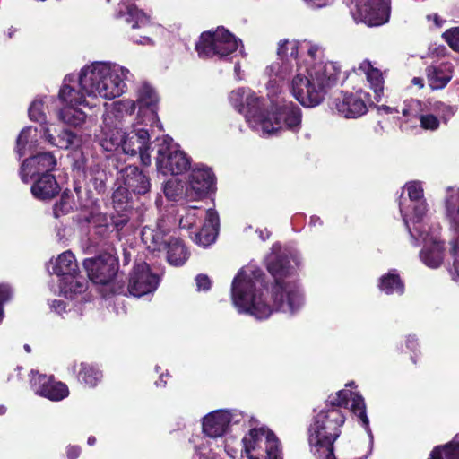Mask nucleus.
<instances>
[{
	"instance_id": "f257e3e1",
	"label": "nucleus",
	"mask_w": 459,
	"mask_h": 459,
	"mask_svg": "<svg viewBox=\"0 0 459 459\" xmlns=\"http://www.w3.org/2000/svg\"><path fill=\"white\" fill-rule=\"evenodd\" d=\"M277 56L264 70L271 110L249 88H238L229 95L231 106L245 116L253 131L264 137L282 131L298 133L301 128V109L293 102L281 105L285 84L303 107L314 108L339 83L342 74L341 65L325 60V48L310 41L281 39Z\"/></svg>"
},
{
	"instance_id": "f03ea898",
	"label": "nucleus",
	"mask_w": 459,
	"mask_h": 459,
	"mask_svg": "<svg viewBox=\"0 0 459 459\" xmlns=\"http://www.w3.org/2000/svg\"><path fill=\"white\" fill-rule=\"evenodd\" d=\"M266 268L273 278L270 290H263L264 273L255 266L242 268L232 281L231 299L238 313L264 320L275 311L295 315L306 304L303 286L297 278L301 255L296 251H281L274 244L267 255Z\"/></svg>"
},
{
	"instance_id": "7ed1b4c3",
	"label": "nucleus",
	"mask_w": 459,
	"mask_h": 459,
	"mask_svg": "<svg viewBox=\"0 0 459 459\" xmlns=\"http://www.w3.org/2000/svg\"><path fill=\"white\" fill-rule=\"evenodd\" d=\"M307 442L316 459H367L373 433L362 395L349 389L331 394L307 427Z\"/></svg>"
},
{
	"instance_id": "20e7f679",
	"label": "nucleus",
	"mask_w": 459,
	"mask_h": 459,
	"mask_svg": "<svg viewBox=\"0 0 459 459\" xmlns=\"http://www.w3.org/2000/svg\"><path fill=\"white\" fill-rule=\"evenodd\" d=\"M134 74L126 66L111 61H93L77 74H68L62 82L58 100L64 106L90 107L86 97L112 100L128 91Z\"/></svg>"
},
{
	"instance_id": "39448f33",
	"label": "nucleus",
	"mask_w": 459,
	"mask_h": 459,
	"mask_svg": "<svg viewBox=\"0 0 459 459\" xmlns=\"http://www.w3.org/2000/svg\"><path fill=\"white\" fill-rule=\"evenodd\" d=\"M246 414L238 409H219L205 414L202 420L203 438L195 445L200 459H217V450L222 446L220 442L231 431L234 425L245 420Z\"/></svg>"
},
{
	"instance_id": "423d86ee",
	"label": "nucleus",
	"mask_w": 459,
	"mask_h": 459,
	"mask_svg": "<svg viewBox=\"0 0 459 459\" xmlns=\"http://www.w3.org/2000/svg\"><path fill=\"white\" fill-rule=\"evenodd\" d=\"M56 165V159L51 152H41L23 160L20 169L21 179L28 184L33 181L31 194L39 200H48L56 196L60 187L55 177L49 172Z\"/></svg>"
},
{
	"instance_id": "0eeeda50",
	"label": "nucleus",
	"mask_w": 459,
	"mask_h": 459,
	"mask_svg": "<svg viewBox=\"0 0 459 459\" xmlns=\"http://www.w3.org/2000/svg\"><path fill=\"white\" fill-rule=\"evenodd\" d=\"M399 207L409 234L416 236L421 228H429V204L424 196L422 181L413 180L404 185Z\"/></svg>"
},
{
	"instance_id": "6e6552de",
	"label": "nucleus",
	"mask_w": 459,
	"mask_h": 459,
	"mask_svg": "<svg viewBox=\"0 0 459 459\" xmlns=\"http://www.w3.org/2000/svg\"><path fill=\"white\" fill-rule=\"evenodd\" d=\"M201 219H204V221L200 230L191 238L197 245L208 247L215 241L220 227L219 214L215 210L197 206L186 207L180 214L179 227L190 230L196 226Z\"/></svg>"
},
{
	"instance_id": "1a4fd4ad",
	"label": "nucleus",
	"mask_w": 459,
	"mask_h": 459,
	"mask_svg": "<svg viewBox=\"0 0 459 459\" xmlns=\"http://www.w3.org/2000/svg\"><path fill=\"white\" fill-rule=\"evenodd\" d=\"M52 273L58 277L59 292L66 299H74L88 289L87 280L79 274L74 255L67 250L55 260Z\"/></svg>"
},
{
	"instance_id": "9d476101",
	"label": "nucleus",
	"mask_w": 459,
	"mask_h": 459,
	"mask_svg": "<svg viewBox=\"0 0 459 459\" xmlns=\"http://www.w3.org/2000/svg\"><path fill=\"white\" fill-rule=\"evenodd\" d=\"M196 50L200 56H217L221 59L228 58L238 51L244 53L241 39L224 27L203 32L196 43Z\"/></svg>"
},
{
	"instance_id": "9b49d317",
	"label": "nucleus",
	"mask_w": 459,
	"mask_h": 459,
	"mask_svg": "<svg viewBox=\"0 0 459 459\" xmlns=\"http://www.w3.org/2000/svg\"><path fill=\"white\" fill-rule=\"evenodd\" d=\"M166 222L161 220L157 222L154 228L151 226L143 227L142 230V240L147 248L155 251L162 248L168 249V262L175 266L185 264L189 253L183 242L177 238H166Z\"/></svg>"
},
{
	"instance_id": "f8f14e48",
	"label": "nucleus",
	"mask_w": 459,
	"mask_h": 459,
	"mask_svg": "<svg viewBox=\"0 0 459 459\" xmlns=\"http://www.w3.org/2000/svg\"><path fill=\"white\" fill-rule=\"evenodd\" d=\"M243 459H278L280 441L266 427L253 428L242 438Z\"/></svg>"
},
{
	"instance_id": "ddd939ff",
	"label": "nucleus",
	"mask_w": 459,
	"mask_h": 459,
	"mask_svg": "<svg viewBox=\"0 0 459 459\" xmlns=\"http://www.w3.org/2000/svg\"><path fill=\"white\" fill-rule=\"evenodd\" d=\"M440 227L437 224H429V228H421L419 235L410 234L411 244L419 246L423 244L420 252V261L429 268H438L444 260V242L439 237Z\"/></svg>"
},
{
	"instance_id": "4468645a",
	"label": "nucleus",
	"mask_w": 459,
	"mask_h": 459,
	"mask_svg": "<svg viewBox=\"0 0 459 459\" xmlns=\"http://www.w3.org/2000/svg\"><path fill=\"white\" fill-rule=\"evenodd\" d=\"M156 167L158 172L163 175H180L189 169L190 159L179 145L167 135L159 144Z\"/></svg>"
},
{
	"instance_id": "2eb2a0df",
	"label": "nucleus",
	"mask_w": 459,
	"mask_h": 459,
	"mask_svg": "<svg viewBox=\"0 0 459 459\" xmlns=\"http://www.w3.org/2000/svg\"><path fill=\"white\" fill-rule=\"evenodd\" d=\"M354 6L351 13L356 22L368 27L386 23L390 16V0H351Z\"/></svg>"
},
{
	"instance_id": "dca6fc26",
	"label": "nucleus",
	"mask_w": 459,
	"mask_h": 459,
	"mask_svg": "<svg viewBox=\"0 0 459 459\" xmlns=\"http://www.w3.org/2000/svg\"><path fill=\"white\" fill-rule=\"evenodd\" d=\"M372 100L368 92L359 90L355 92H342L333 100L332 109L344 118L356 119L364 116Z\"/></svg>"
},
{
	"instance_id": "f3484780",
	"label": "nucleus",
	"mask_w": 459,
	"mask_h": 459,
	"mask_svg": "<svg viewBox=\"0 0 459 459\" xmlns=\"http://www.w3.org/2000/svg\"><path fill=\"white\" fill-rule=\"evenodd\" d=\"M118 16L123 17L126 22L131 24V31L128 34L130 40L141 45L152 44L150 37L136 32L137 30H146L152 25L149 15L131 4L130 0H122L118 4Z\"/></svg>"
},
{
	"instance_id": "a211bd4d",
	"label": "nucleus",
	"mask_w": 459,
	"mask_h": 459,
	"mask_svg": "<svg viewBox=\"0 0 459 459\" xmlns=\"http://www.w3.org/2000/svg\"><path fill=\"white\" fill-rule=\"evenodd\" d=\"M121 178L125 187H118L113 194V201L122 202L127 199V192L135 195H145L151 189L150 178L138 167L127 166L121 170Z\"/></svg>"
},
{
	"instance_id": "6ab92c4d",
	"label": "nucleus",
	"mask_w": 459,
	"mask_h": 459,
	"mask_svg": "<svg viewBox=\"0 0 459 459\" xmlns=\"http://www.w3.org/2000/svg\"><path fill=\"white\" fill-rule=\"evenodd\" d=\"M83 266L92 282L105 285L115 277L118 264L113 255L105 253L97 257L85 259Z\"/></svg>"
},
{
	"instance_id": "aec40b11",
	"label": "nucleus",
	"mask_w": 459,
	"mask_h": 459,
	"mask_svg": "<svg viewBox=\"0 0 459 459\" xmlns=\"http://www.w3.org/2000/svg\"><path fill=\"white\" fill-rule=\"evenodd\" d=\"M30 385L35 394L53 402L62 401L69 395V389L65 383L36 370L30 371Z\"/></svg>"
},
{
	"instance_id": "412c9836",
	"label": "nucleus",
	"mask_w": 459,
	"mask_h": 459,
	"mask_svg": "<svg viewBox=\"0 0 459 459\" xmlns=\"http://www.w3.org/2000/svg\"><path fill=\"white\" fill-rule=\"evenodd\" d=\"M107 108L102 115L100 145L104 150L111 152L118 148L121 143L123 117L111 105H106Z\"/></svg>"
},
{
	"instance_id": "4be33fe9",
	"label": "nucleus",
	"mask_w": 459,
	"mask_h": 459,
	"mask_svg": "<svg viewBox=\"0 0 459 459\" xmlns=\"http://www.w3.org/2000/svg\"><path fill=\"white\" fill-rule=\"evenodd\" d=\"M160 283L159 277L152 273L148 264L141 262L135 264L130 273L128 291L135 297L153 293Z\"/></svg>"
},
{
	"instance_id": "5701e85b",
	"label": "nucleus",
	"mask_w": 459,
	"mask_h": 459,
	"mask_svg": "<svg viewBox=\"0 0 459 459\" xmlns=\"http://www.w3.org/2000/svg\"><path fill=\"white\" fill-rule=\"evenodd\" d=\"M118 147H121L126 154L131 156L139 153L143 165L149 166L151 164L152 160L149 152L150 134L146 129L141 128L132 131L127 134L123 132Z\"/></svg>"
},
{
	"instance_id": "b1692460",
	"label": "nucleus",
	"mask_w": 459,
	"mask_h": 459,
	"mask_svg": "<svg viewBox=\"0 0 459 459\" xmlns=\"http://www.w3.org/2000/svg\"><path fill=\"white\" fill-rule=\"evenodd\" d=\"M214 190L215 176L211 169L198 167L190 172L186 188L187 198L192 200L201 199Z\"/></svg>"
},
{
	"instance_id": "393cba45",
	"label": "nucleus",
	"mask_w": 459,
	"mask_h": 459,
	"mask_svg": "<svg viewBox=\"0 0 459 459\" xmlns=\"http://www.w3.org/2000/svg\"><path fill=\"white\" fill-rule=\"evenodd\" d=\"M159 97L155 90L148 83H143L137 90L136 104L139 116H148L151 125L162 130V125L157 116Z\"/></svg>"
},
{
	"instance_id": "a878e982",
	"label": "nucleus",
	"mask_w": 459,
	"mask_h": 459,
	"mask_svg": "<svg viewBox=\"0 0 459 459\" xmlns=\"http://www.w3.org/2000/svg\"><path fill=\"white\" fill-rule=\"evenodd\" d=\"M453 74L454 65L450 62L431 64L425 69L428 85L432 91L444 89L451 81Z\"/></svg>"
},
{
	"instance_id": "bb28decb",
	"label": "nucleus",
	"mask_w": 459,
	"mask_h": 459,
	"mask_svg": "<svg viewBox=\"0 0 459 459\" xmlns=\"http://www.w3.org/2000/svg\"><path fill=\"white\" fill-rule=\"evenodd\" d=\"M442 202L444 219L449 229L459 232V187H446Z\"/></svg>"
},
{
	"instance_id": "cd10ccee",
	"label": "nucleus",
	"mask_w": 459,
	"mask_h": 459,
	"mask_svg": "<svg viewBox=\"0 0 459 459\" xmlns=\"http://www.w3.org/2000/svg\"><path fill=\"white\" fill-rule=\"evenodd\" d=\"M358 70L365 74L370 88L375 94V100L380 101L384 94V77L382 72L374 67L368 60H364L359 65Z\"/></svg>"
},
{
	"instance_id": "c85d7f7f",
	"label": "nucleus",
	"mask_w": 459,
	"mask_h": 459,
	"mask_svg": "<svg viewBox=\"0 0 459 459\" xmlns=\"http://www.w3.org/2000/svg\"><path fill=\"white\" fill-rule=\"evenodd\" d=\"M77 368H79L77 378L81 383L89 387H94L100 382L102 373L96 366L82 362L79 365L74 363L71 367L74 373H76Z\"/></svg>"
},
{
	"instance_id": "c756f323",
	"label": "nucleus",
	"mask_w": 459,
	"mask_h": 459,
	"mask_svg": "<svg viewBox=\"0 0 459 459\" xmlns=\"http://www.w3.org/2000/svg\"><path fill=\"white\" fill-rule=\"evenodd\" d=\"M43 137L48 143L60 149H68L78 146L80 143L77 134L68 129H63L57 136H55L50 133L49 128L44 127Z\"/></svg>"
},
{
	"instance_id": "7c9ffc66",
	"label": "nucleus",
	"mask_w": 459,
	"mask_h": 459,
	"mask_svg": "<svg viewBox=\"0 0 459 459\" xmlns=\"http://www.w3.org/2000/svg\"><path fill=\"white\" fill-rule=\"evenodd\" d=\"M39 134L36 127H24L16 140V152L20 157L32 151L38 144Z\"/></svg>"
},
{
	"instance_id": "2f4dec72",
	"label": "nucleus",
	"mask_w": 459,
	"mask_h": 459,
	"mask_svg": "<svg viewBox=\"0 0 459 459\" xmlns=\"http://www.w3.org/2000/svg\"><path fill=\"white\" fill-rule=\"evenodd\" d=\"M54 102L55 100L52 96L36 98L29 108V117L30 120L39 124H45L47 122L46 109L48 110L49 104Z\"/></svg>"
},
{
	"instance_id": "473e14b6",
	"label": "nucleus",
	"mask_w": 459,
	"mask_h": 459,
	"mask_svg": "<svg viewBox=\"0 0 459 459\" xmlns=\"http://www.w3.org/2000/svg\"><path fill=\"white\" fill-rule=\"evenodd\" d=\"M86 114L79 106H64L58 111V119L64 124L78 127L84 124Z\"/></svg>"
},
{
	"instance_id": "72a5a7b5",
	"label": "nucleus",
	"mask_w": 459,
	"mask_h": 459,
	"mask_svg": "<svg viewBox=\"0 0 459 459\" xmlns=\"http://www.w3.org/2000/svg\"><path fill=\"white\" fill-rule=\"evenodd\" d=\"M378 287L381 291L387 295H402L404 291V285L400 276L394 271L384 274L379 279Z\"/></svg>"
},
{
	"instance_id": "f704fd0d",
	"label": "nucleus",
	"mask_w": 459,
	"mask_h": 459,
	"mask_svg": "<svg viewBox=\"0 0 459 459\" xmlns=\"http://www.w3.org/2000/svg\"><path fill=\"white\" fill-rule=\"evenodd\" d=\"M429 459H459V434L443 446H437Z\"/></svg>"
},
{
	"instance_id": "c9c22d12",
	"label": "nucleus",
	"mask_w": 459,
	"mask_h": 459,
	"mask_svg": "<svg viewBox=\"0 0 459 459\" xmlns=\"http://www.w3.org/2000/svg\"><path fill=\"white\" fill-rule=\"evenodd\" d=\"M428 111L435 113L440 122L447 124L457 111V107L442 101L429 102Z\"/></svg>"
},
{
	"instance_id": "e433bc0d",
	"label": "nucleus",
	"mask_w": 459,
	"mask_h": 459,
	"mask_svg": "<svg viewBox=\"0 0 459 459\" xmlns=\"http://www.w3.org/2000/svg\"><path fill=\"white\" fill-rule=\"evenodd\" d=\"M428 110L425 103L419 100L411 99L406 100L402 107V114L405 117H420L422 112Z\"/></svg>"
},
{
	"instance_id": "4c0bfd02",
	"label": "nucleus",
	"mask_w": 459,
	"mask_h": 459,
	"mask_svg": "<svg viewBox=\"0 0 459 459\" xmlns=\"http://www.w3.org/2000/svg\"><path fill=\"white\" fill-rule=\"evenodd\" d=\"M165 196L171 201H178L183 194V185L178 178L169 179L163 186Z\"/></svg>"
},
{
	"instance_id": "58836bf2",
	"label": "nucleus",
	"mask_w": 459,
	"mask_h": 459,
	"mask_svg": "<svg viewBox=\"0 0 459 459\" xmlns=\"http://www.w3.org/2000/svg\"><path fill=\"white\" fill-rule=\"evenodd\" d=\"M111 106L124 118L125 116H130L135 111L137 104L136 100L126 99L113 102Z\"/></svg>"
},
{
	"instance_id": "ea45409f",
	"label": "nucleus",
	"mask_w": 459,
	"mask_h": 459,
	"mask_svg": "<svg viewBox=\"0 0 459 459\" xmlns=\"http://www.w3.org/2000/svg\"><path fill=\"white\" fill-rule=\"evenodd\" d=\"M420 126L425 130L429 131H436L440 126V120L438 117L435 115V113L430 112L425 113L422 112V115L419 117Z\"/></svg>"
},
{
	"instance_id": "a19ab883",
	"label": "nucleus",
	"mask_w": 459,
	"mask_h": 459,
	"mask_svg": "<svg viewBox=\"0 0 459 459\" xmlns=\"http://www.w3.org/2000/svg\"><path fill=\"white\" fill-rule=\"evenodd\" d=\"M73 209V203L70 196L63 193L60 201L57 202L53 207V212L56 218L60 215L69 212Z\"/></svg>"
},
{
	"instance_id": "79ce46f5",
	"label": "nucleus",
	"mask_w": 459,
	"mask_h": 459,
	"mask_svg": "<svg viewBox=\"0 0 459 459\" xmlns=\"http://www.w3.org/2000/svg\"><path fill=\"white\" fill-rule=\"evenodd\" d=\"M13 294V289L9 284H0V325L2 324L4 317V306L12 299Z\"/></svg>"
},
{
	"instance_id": "37998d69",
	"label": "nucleus",
	"mask_w": 459,
	"mask_h": 459,
	"mask_svg": "<svg viewBox=\"0 0 459 459\" xmlns=\"http://www.w3.org/2000/svg\"><path fill=\"white\" fill-rule=\"evenodd\" d=\"M444 38L453 49L459 50V28L447 30Z\"/></svg>"
},
{
	"instance_id": "c03bdc74",
	"label": "nucleus",
	"mask_w": 459,
	"mask_h": 459,
	"mask_svg": "<svg viewBox=\"0 0 459 459\" xmlns=\"http://www.w3.org/2000/svg\"><path fill=\"white\" fill-rule=\"evenodd\" d=\"M197 291H208L212 287V281L206 274L200 273L195 277Z\"/></svg>"
},
{
	"instance_id": "a18cd8bd",
	"label": "nucleus",
	"mask_w": 459,
	"mask_h": 459,
	"mask_svg": "<svg viewBox=\"0 0 459 459\" xmlns=\"http://www.w3.org/2000/svg\"><path fill=\"white\" fill-rule=\"evenodd\" d=\"M50 308L58 315L66 311V303L60 299H54L50 302Z\"/></svg>"
},
{
	"instance_id": "49530a36",
	"label": "nucleus",
	"mask_w": 459,
	"mask_h": 459,
	"mask_svg": "<svg viewBox=\"0 0 459 459\" xmlns=\"http://www.w3.org/2000/svg\"><path fill=\"white\" fill-rule=\"evenodd\" d=\"M307 6L315 9L323 8L330 5L333 0H303Z\"/></svg>"
},
{
	"instance_id": "de8ad7c7",
	"label": "nucleus",
	"mask_w": 459,
	"mask_h": 459,
	"mask_svg": "<svg viewBox=\"0 0 459 459\" xmlns=\"http://www.w3.org/2000/svg\"><path fill=\"white\" fill-rule=\"evenodd\" d=\"M82 449L79 446L69 445L66 447V456L68 459H77L81 455Z\"/></svg>"
},
{
	"instance_id": "09e8293b",
	"label": "nucleus",
	"mask_w": 459,
	"mask_h": 459,
	"mask_svg": "<svg viewBox=\"0 0 459 459\" xmlns=\"http://www.w3.org/2000/svg\"><path fill=\"white\" fill-rule=\"evenodd\" d=\"M406 348L411 351H415L418 347V339L415 335L410 334L405 339Z\"/></svg>"
},
{
	"instance_id": "8fccbe9b",
	"label": "nucleus",
	"mask_w": 459,
	"mask_h": 459,
	"mask_svg": "<svg viewBox=\"0 0 459 459\" xmlns=\"http://www.w3.org/2000/svg\"><path fill=\"white\" fill-rule=\"evenodd\" d=\"M234 76L238 81L244 79V72L241 70V66L238 62H237L234 65Z\"/></svg>"
},
{
	"instance_id": "3c124183",
	"label": "nucleus",
	"mask_w": 459,
	"mask_h": 459,
	"mask_svg": "<svg viewBox=\"0 0 459 459\" xmlns=\"http://www.w3.org/2000/svg\"><path fill=\"white\" fill-rule=\"evenodd\" d=\"M255 232L262 241H265L271 236V232L267 229H257Z\"/></svg>"
},
{
	"instance_id": "603ef678",
	"label": "nucleus",
	"mask_w": 459,
	"mask_h": 459,
	"mask_svg": "<svg viewBox=\"0 0 459 459\" xmlns=\"http://www.w3.org/2000/svg\"><path fill=\"white\" fill-rule=\"evenodd\" d=\"M411 83L413 86H416L418 89H422L425 85L424 80L422 77H414L411 79Z\"/></svg>"
},
{
	"instance_id": "864d4df0",
	"label": "nucleus",
	"mask_w": 459,
	"mask_h": 459,
	"mask_svg": "<svg viewBox=\"0 0 459 459\" xmlns=\"http://www.w3.org/2000/svg\"><path fill=\"white\" fill-rule=\"evenodd\" d=\"M428 19L429 21H433L437 27H441L444 22V21L437 13L429 15Z\"/></svg>"
},
{
	"instance_id": "5fc2aeb1",
	"label": "nucleus",
	"mask_w": 459,
	"mask_h": 459,
	"mask_svg": "<svg viewBox=\"0 0 459 459\" xmlns=\"http://www.w3.org/2000/svg\"><path fill=\"white\" fill-rule=\"evenodd\" d=\"M322 226L323 225V221L322 220L320 219V217L316 216V215H313L310 217V221H309V226L311 227H315V226Z\"/></svg>"
},
{
	"instance_id": "6e6d98bb",
	"label": "nucleus",
	"mask_w": 459,
	"mask_h": 459,
	"mask_svg": "<svg viewBox=\"0 0 459 459\" xmlns=\"http://www.w3.org/2000/svg\"><path fill=\"white\" fill-rule=\"evenodd\" d=\"M96 172H97V177L95 178V179L100 181V188L101 189L103 186L102 185H103L104 173L102 171H100L98 168L96 169Z\"/></svg>"
},
{
	"instance_id": "4d7b16f0",
	"label": "nucleus",
	"mask_w": 459,
	"mask_h": 459,
	"mask_svg": "<svg viewBox=\"0 0 459 459\" xmlns=\"http://www.w3.org/2000/svg\"><path fill=\"white\" fill-rule=\"evenodd\" d=\"M164 377H165V375L160 374L159 380L156 381V383H155L157 386H164L166 385V380L164 379Z\"/></svg>"
},
{
	"instance_id": "13d9d810",
	"label": "nucleus",
	"mask_w": 459,
	"mask_h": 459,
	"mask_svg": "<svg viewBox=\"0 0 459 459\" xmlns=\"http://www.w3.org/2000/svg\"><path fill=\"white\" fill-rule=\"evenodd\" d=\"M454 269L457 276H459V257L454 261Z\"/></svg>"
},
{
	"instance_id": "bf43d9fd",
	"label": "nucleus",
	"mask_w": 459,
	"mask_h": 459,
	"mask_svg": "<svg viewBox=\"0 0 459 459\" xmlns=\"http://www.w3.org/2000/svg\"><path fill=\"white\" fill-rule=\"evenodd\" d=\"M95 443H96V437H93V436H90V437H88V439H87V444H88L89 446H93V445H95Z\"/></svg>"
},
{
	"instance_id": "052dcab7",
	"label": "nucleus",
	"mask_w": 459,
	"mask_h": 459,
	"mask_svg": "<svg viewBox=\"0 0 459 459\" xmlns=\"http://www.w3.org/2000/svg\"><path fill=\"white\" fill-rule=\"evenodd\" d=\"M379 109H383V110H385L386 113H391V110H392V108H391L390 107H387V106H381V107L379 108Z\"/></svg>"
},
{
	"instance_id": "680f3d73",
	"label": "nucleus",
	"mask_w": 459,
	"mask_h": 459,
	"mask_svg": "<svg viewBox=\"0 0 459 459\" xmlns=\"http://www.w3.org/2000/svg\"><path fill=\"white\" fill-rule=\"evenodd\" d=\"M68 286L71 288V289H74L75 288V284H74V279L73 280H68Z\"/></svg>"
},
{
	"instance_id": "e2e57ef3",
	"label": "nucleus",
	"mask_w": 459,
	"mask_h": 459,
	"mask_svg": "<svg viewBox=\"0 0 459 459\" xmlns=\"http://www.w3.org/2000/svg\"><path fill=\"white\" fill-rule=\"evenodd\" d=\"M6 407L4 405H0V415H4L6 412Z\"/></svg>"
},
{
	"instance_id": "0e129e2a",
	"label": "nucleus",
	"mask_w": 459,
	"mask_h": 459,
	"mask_svg": "<svg viewBox=\"0 0 459 459\" xmlns=\"http://www.w3.org/2000/svg\"><path fill=\"white\" fill-rule=\"evenodd\" d=\"M452 249H453V252H455V253L457 251V247H456V243L455 242L453 244Z\"/></svg>"
},
{
	"instance_id": "69168bd1",
	"label": "nucleus",
	"mask_w": 459,
	"mask_h": 459,
	"mask_svg": "<svg viewBox=\"0 0 459 459\" xmlns=\"http://www.w3.org/2000/svg\"><path fill=\"white\" fill-rule=\"evenodd\" d=\"M24 349L27 352H30V347L28 345V344H25L24 345Z\"/></svg>"
},
{
	"instance_id": "338daca9",
	"label": "nucleus",
	"mask_w": 459,
	"mask_h": 459,
	"mask_svg": "<svg viewBox=\"0 0 459 459\" xmlns=\"http://www.w3.org/2000/svg\"><path fill=\"white\" fill-rule=\"evenodd\" d=\"M12 34H13V30H12V29H9L8 36H9V37H12Z\"/></svg>"
},
{
	"instance_id": "774afa93",
	"label": "nucleus",
	"mask_w": 459,
	"mask_h": 459,
	"mask_svg": "<svg viewBox=\"0 0 459 459\" xmlns=\"http://www.w3.org/2000/svg\"><path fill=\"white\" fill-rule=\"evenodd\" d=\"M352 385H354V382H351V383L346 385V386H352Z\"/></svg>"
}]
</instances>
